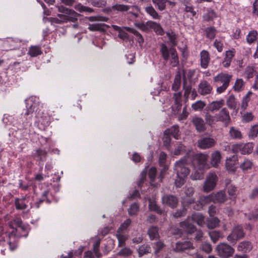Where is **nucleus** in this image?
Here are the masks:
<instances>
[{
  "label": "nucleus",
  "instance_id": "obj_1",
  "mask_svg": "<svg viewBox=\"0 0 258 258\" xmlns=\"http://www.w3.org/2000/svg\"><path fill=\"white\" fill-rule=\"evenodd\" d=\"M160 51L163 59L165 61L170 60L172 67H175L178 64L177 52L174 47L168 48L166 44L162 43L160 45Z\"/></svg>",
  "mask_w": 258,
  "mask_h": 258
},
{
  "label": "nucleus",
  "instance_id": "obj_2",
  "mask_svg": "<svg viewBox=\"0 0 258 258\" xmlns=\"http://www.w3.org/2000/svg\"><path fill=\"white\" fill-rule=\"evenodd\" d=\"M58 11L64 13V14H58V18H54V22L57 24H60L68 22H75L77 21L78 14L75 11L62 6L58 8Z\"/></svg>",
  "mask_w": 258,
  "mask_h": 258
},
{
  "label": "nucleus",
  "instance_id": "obj_3",
  "mask_svg": "<svg viewBox=\"0 0 258 258\" xmlns=\"http://www.w3.org/2000/svg\"><path fill=\"white\" fill-rule=\"evenodd\" d=\"M232 78V75L228 73H221L218 74L214 78V82L218 85L219 84L222 85L217 88V92L221 94L224 92L228 87L230 82Z\"/></svg>",
  "mask_w": 258,
  "mask_h": 258
},
{
  "label": "nucleus",
  "instance_id": "obj_4",
  "mask_svg": "<svg viewBox=\"0 0 258 258\" xmlns=\"http://www.w3.org/2000/svg\"><path fill=\"white\" fill-rule=\"evenodd\" d=\"M190 156V153H187L184 157L175 162L174 170L177 176L186 177L189 175L190 170L188 167V159Z\"/></svg>",
  "mask_w": 258,
  "mask_h": 258
},
{
  "label": "nucleus",
  "instance_id": "obj_5",
  "mask_svg": "<svg viewBox=\"0 0 258 258\" xmlns=\"http://www.w3.org/2000/svg\"><path fill=\"white\" fill-rule=\"evenodd\" d=\"M253 147L252 143H237L232 145L231 151L235 154L240 152L242 155H249L252 153Z\"/></svg>",
  "mask_w": 258,
  "mask_h": 258
},
{
  "label": "nucleus",
  "instance_id": "obj_6",
  "mask_svg": "<svg viewBox=\"0 0 258 258\" xmlns=\"http://www.w3.org/2000/svg\"><path fill=\"white\" fill-rule=\"evenodd\" d=\"M245 233L243 228L240 225L235 226L232 230L231 232L227 236V240L232 244L234 245L237 241L243 238Z\"/></svg>",
  "mask_w": 258,
  "mask_h": 258
},
{
  "label": "nucleus",
  "instance_id": "obj_7",
  "mask_svg": "<svg viewBox=\"0 0 258 258\" xmlns=\"http://www.w3.org/2000/svg\"><path fill=\"white\" fill-rule=\"evenodd\" d=\"M13 222L16 226V228H12V234L16 236L17 235V233L19 232V234H18L19 236H27L28 234V227L23 224L21 219L16 218L14 220Z\"/></svg>",
  "mask_w": 258,
  "mask_h": 258
},
{
  "label": "nucleus",
  "instance_id": "obj_8",
  "mask_svg": "<svg viewBox=\"0 0 258 258\" xmlns=\"http://www.w3.org/2000/svg\"><path fill=\"white\" fill-rule=\"evenodd\" d=\"M216 251L222 258H228L234 252V249L226 243H221L216 247Z\"/></svg>",
  "mask_w": 258,
  "mask_h": 258
},
{
  "label": "nucleus",
  "instance_id": "obj_9",
  "mask_svg": "<svg viewBox=\"0 0 258 258\" xmlns=\"http://www.w3.org/2000/svg\"><path fill=\"white\" fill-rule=\"evenodd\" d=\"M34 99L35 98L31 97L25 100L27 109L25 113V116L26 117V119L28 120H31L34 112L37 110L38 102L34 101Z\"/></svg>",
  "mask_w": 258,
  "mask_h": 258
},
{
  "label": "nucleus",
  "instance_id": "obj_10",
  "mask_svg": "<svg viewBox=\"0 0 258 258\" xmlns=\"http://www.w3.org/2000/svg\"><path fill=\"white\" fill-rule=\"evenodd\" d=\"M217 180L218 177L215 173H209L203 186L204 190L205 192H209L212 190L215 187Z\"/></svg>",
  "mask_w": 258,
  "mask_h": 258
},
{
  "label": "nucleus",
  "instance_id": "obj_11",
  "mask_svg": "<svg viewBox=\"0 0 258 258\" xmlns=\"http://www.w3.org/2000/svg\"><path fill=\"white\" fill-rule=\"evenodd\" d=\"M192 156L194 160L197 162L199 169L209 168V165L207 164L209 156L207 154L199 153L196 154Z\"/></svg>",
  "mask_w": 258,
  "mask_h": 258
},
{
  "label": "nucleus",
  "instance_id": "obj_12",
  "mask_svg": "<svg viewBox=\"0 0 258 258\" xmlns=\"http://www.w3.org/2000/svg\"><path fill=\"white\" fill-rule=\"evenodd\" d=\"M216 143L215 140L211 137H203L198 142V147L201 149H207L214 147Z\"/></svg>",
  "mask_w": 258,
  "mask_h": 258
},
{
  "label": "nucleus",
  "instance_id": "obj_13",
  "mask_svg": "<svg viewBox=\"0 0 258 258\" xmlns=\"http://www.w3.org/2000/svg\"><path fill=\"white\" fill-rule=\"evenodd\" d=\"M191 222L190 217H188L185 220L181 222L180 223L181 230H183L187 234H191L194 233L196 231L197 229L196 226L193 224V222Z\"/></svg>",
  "mask_w": 258,
  "mask_h": 258
},
{
  "label": "nucleus",
  "instance_id": "obj_14",
  "mask_svg": "<svg viewBox=\"0 0 258 258\" xmlns=\"http://www.w3.org/2000/svg\"><path fill=\"white\" fill-rule=\"evenodd\" d=\"M216 115L218 121L223 122L226 126L230 123L231 118L229 112L226 107L223 108Z\"/></svg>",
  "mask_w": 258,
  "mask_h": 258
},
{
  "label": "nucleus",
  "instance_id": "obj_15",
  "mask_svg": "<svg viewBox=\"0 0 258 258\" xmlns=\"http://www.w3.org/2000/svg\"><path fill=\"white\" fill-rule=\"evenodd\" d=\"M212 89V86L206 80H202L198 85V92L203 96L210 94Z\"/></svg>",
  "mask_w": 258,
  "mask_h": 258
},
{
  "label": "nucleus",
  "instance_id": "obj_16",
  "mask_svg": "<svg viewBox=\"0 0 258 258\" xmlns=\"http://www.w3.org/2000/svg\"><path fill=\"white\" fill-rule=\"evenodd\" d=\"M162 202L163 204H166L172 208L176 207L178 200L177 198L171 195H165L162 198Z\"/></svg>",
  "mask_w": 258,
  "mask_h": 258
},
{
  "label": "nucleus",
  "instance_id": "obj_17",
  "mask_svg": "<svg viewBox=\"0 0 258 258\" xmlns=\"http://www.w3.org/2000/svg\"><path fill=\"white\" fill-rule=\"evenodd\" d=\"M192 243L189 241H179L176 243L173 250L175 252H182L186 250L194 249Z\"/></svg>",
  "mask_w": 258,
  "mask_h": 258
},
{
  "label": "nucleus",
  "instance_id": "obj_18",
  "mask_svg": "<svg viewBox=\"0 0 258 258\" xmlns=\"http://www.w3.org/2000/svg\"><path fill=\"white\" fill-rule=\"evenodd\" d=\"M237 163V156L233 155L232 157L227 159L225 163L226 168L229 171L234 172L237 168L236 165Z\"/></svg>",
  "mask_w": 258,
  "mask_h": 258
},
{
  "label": "nucleus",
  "instance_id": "obj_19",
  "mask_svg": "<svg viewBox=\"0 0 258 258\" xmlns=\"http://www.w3.org/2000/svg\"><path fill=\"white\" fill-rule=\"evenodd\" d=\"M191 122L195 126L198 132H203L206 130L205 123L202 118L195 116L192 119Z\"/></svg>",
  "mask_w": 258,
  "mask_h": 258
},
{
  "label": "nucleus",
  "instance_id": "obj_20",
  "mask_svg": "<svg viewBox=\"0 0 258 258\" xmlns=\"http://www.w3.org/2000/svg\"><path fill=\"white\" fill-rule=\"evenodd\" d=\"M184 193L186 195V197L183 198V202L184 204H186L187 205L194 204L195 199L191 198L194 193V188L192 187H186L184 190Z\"/></svg>",
  "mask_w": 258,
  "mask_h": 258
},
{
  "label": "nucleus",
  "instance_id": "obj_21",
  "mask_svg": "<svg viewBox=\"0 0 258 258\" xmlns=\"http://www.w3.org/2000/svg\"><path fill=\"white\" fill-rule=\"evenodd\" d=\"M224 105V100L221 99L216 101H213L209 104L207 107V111L214 112L215 111L219 110Z\"/></svg>",
  "mask_w": 258,
  "mask_h": 258
},
{
  "label": "nucleus",
  "instance_id": "obj_22",
  "mask_svg": "<svg viewBox=\"0 0 258 258\" xmlns=\"http://www.w3.org/2000/svg\"><path fill=\"white\" fill-rule=\"evenodd\" d=\"M201 66L203 69L207 68L210 62V55L208 51L203 50L200 53Z\"/></svg>",
  "mask_w": 258,
  "mask_h": 258
},
{
  "label": "nucleus",
  "instance_id": "obj_23",
  "mask_svg": "<svg viewBox=\"0 0 258 258\" xmlns=\"http://www.w3.org/2000/svg\"><path fill=\"white\" fill-rule=\"evenodd\" d=\"M229 136L232 140H241L243 138V135L241 131L234 126L230 127Z\"/></svg>",
  "mask_w": 258,
  "mask_h": 258
},
{
  "label": "nucleus",
  "instance_id": "obj_24",
  "mask_svg": "<svg viewBox=\"0 0 258 258\" xmlns=\"http://www.w3.org/2000/svg\"><path fill=\"white\" fill-rule=\"evenodd\" d=\"M37 117L38 118V121L42 125L44 129L50 124L52 119V117L49 115L43 112L42 113L41 116L39 118L38 116Z\"/></svg>",
  "mask_w": 258,
  "mask_h": 258
},
{
  "label": "nucleus",
  "instance_id": "obj_25",
  "mask_svg": "<svg viewBox=\"0 0 258 258\" xmlns=\"http://www.w3.org/2000/svg\"><path fill=\"white\" fill-rule=\"evenodd\" d=\"M221 155L219 151H216L213 152L211 157V164L214 167H217L220 163L221 159Z\"/></svg>",
  "mask_w": 258,
  "mask_h": 258
},
{
  "label": "nucleus",
  "instance_id": "obj_26",
  "mask_svg": "<svg viewBox=\"0 0 258 258\" xmlns=\"http://www.w3.org/2000/svg\"><path fill=\"white\" fill-rule=\"evenodd\" d=\"M183 90H184V97L185 99L187 100L192 90V86L191 83H187L185 75L183 77Z\"/></svg>",
  "mask_w": 258,
  "mask_h": 258
},
{
  "label": "nucleus",
  "instance_id": "obj_27",
  "mask_svg": "<svg viewBox=\"0 0 258 258\" xmlns=\"http://www.w3.org/2000/svg\"><path fill=\"white\" fill-rule=\"evenodd\" d=\"M214 202V199L213 195H210L206 196H202L200 198V205H197V207L194 206V208L196 210H199L202 208V206L205 205L210 203V202Z\"/></svg>",
  "mask_w": 258,
  "mask_h": 258
},
{
  "label": "nucleus",
  "instance_id": "obj_28",
  "mask_svg": "<svg viewBox=\"0 0 258 258\" xmlns=\"http://www.w3.org/2000/svg\"><path fill=\"white\" fill-rule=\"evenodd\" d=\"M234 56V52L232 50H228L225 52V57L222 61V65L225 68L230 66L231 61Z\"/></svg>",
  "mask_w": 258,
  "mask_h": 258
},
{
  "label": "nucleus",
  "instance_id": "obj_29",
  "mask_svg": "<svg viewBox=\"0 0 258 258\" xmlns=\"http://www.w3.org/2000/svg\"><path fill=\"white\" fill-rule=\"evenodd\" d=\"M252 248L251 243L248 241H244L239 243L237 249L244 252H248Z\"/></svg>",
  "mask_w": 258,
  "mask_h": 258
},
{
  "label": "nucleus",
  "instance_id": "obj_30",
  "mask_svg": "<svg viewBox=\"0 0 258 258\" xmlns=\"http://www.w3.org/2000/svg\"><path fill=\"white\" fill-rule=\"evenodd\" d=\"M253 166V162L251 160L244 157L243 160L239 164V168L242 170L243 172H245L248 170L252 169Z\"/></svg>",
  "mask_w": 258,
  "mask_h": 258
},
{
  "label": "nucleus",
  "instance_id": "obj_31",
  "mask_svg": "<svg viewBox=\"0 0 258 258\" xmlns=\"http://www.w3.org/2000/svg\"><path fill=\"white\" fill-rule=\"evenodd\" d=\"M149 208L151 211H154L158 214H162L163 211L156 204L155 199L149 198Z\"/></svg>",
  "mask_w": 258,
  "mask_h": 258
},
{
  "label": "nucleus",
  "instance_id": "obj_32",
  "mask_svg": "<svg viewBox=\"0 0 258 258\" xmlns=\"http://www.w3.org/2000/svg\"><path fill=\"white\" fill-rule=\"evenodd\" d=\"M179 127L178 125H173L170 128L166 129L164 131L165 135H168L172 136L175 139H178Z\"/></svg>",
  "mask_w": 258,
  "mask_h": 258
},
{
  "label": "nucleus",
  "instance_id": "obj_33",
  "mask_svg": "<svg viewBox=\"0 0 258 258\" xmlns=\"http://www.w3.org/2000/svg\"><path fill=\"white\" fill-rule=\"evenodd\" d=\"M26 196L23 197L21 199L16 198L15 200L16 208L17 210H24L27 208V205L25 202Z\"/></svg>",
  "mask_w": 258,
  "mask_h": 258
},
{
  "label": "nucleus",
  "instance_id": "obj_34",
  "mask_svg": "<svg viewBox=\"0 0 258 258\" xmlns=\"http://www.w3.org/2000/svg\"><path fill=\"white\" fill-rule=\"evenodd\" d=\"M206 123L210 126H213L216 122H218L216 114L212 115L209 112H206L205 115Z\"/></svg>",
  "mask_w": 258,
  "mask_h": 258
},
{
  "label": "nucleus",
  "instance_id": "obj_35",
  "mask_svg": "<svg viewBox=\"0 0 258 258\" xmlns=\"http://www.w3.org/2000/svg\"><path fill=\"white\" fill-rule=\"evenodd\" d=\"M192 222H196L199 226H202L204 224V217L200 213H194L190 217Z\"/></svg>",
  "mask_w": 258,
  "mask_h": 258
},
{
  "label": "nucleus",
  "instance_id": "obj_36",
  "mask_svg": "<svg viewBox=\"0 0 258 258\" xmlns=\"http://www.w3.org/2000/svg\"><path fill=\"white\" fill-rule=\"evenodd\" d=\"M213 196L214 203H222L226 200V196L224 191H220Z\"/></svg>",
  "mask_w": 258,
  "mask_h": 258
},
{
  "label": "nucleus",
  "instance_id": "obj_37",
  "mask_svg": "<svg viewBox=\"0 0 258 258\" xmlns=\"http://www.w3.org/2000/svg\"><path fill=\"white\" fill-rule=\"evenodd\" d=\"M257 32L256 30H252L250 31L246 37L247 43L249 44L253 43L257 39Z\"/></svg>",
  "mask_w": 258,
  "mask_h": 258
},
{
  "label": "nucleus",
  "instance_id": "obj_38",
  "mask_svg": "<svg viewBox=\"0 0 258 258\" xmlns=\"http://www.w3.org/2000/svg\"><path fill=\"white\" fill-rule=\"evenodd\" d=\"M49 192V191L48 190H45L43 192L41 198L34 204V206L36 208H39L40 207V204L45 201H46L48 203H50V200L47 198Z\"/></svg>",
  "mask_w": 258,
  "mask_h": 258
},
{
  "label": "nucleus",
  "instance_id": "obj_39",
  "mask_svg": "<svg viewBox=\"0 0 258 258\" xmlns=\"http://www.w3.org/2000/svg\"><path fill=\"white\" fill-rule=\"evenodd\" d=\"M157 173V170L155 167H152L149 170V177L150 179V184L152 186L154 187H158V184L156 183H155V179L156 178Z\"/></svg>",
  "mask_w": 258,
  "mask_h": 258
},
{
  "label": "nucleus",
  "instance_id": "obj_40",
  "mask_svg": "<svg viewBox=\"0 0 258 258\" xmlns=\"http://www.w3.org/2000/svg\"><path fill=\"white\" fill-rule=\"evenodd\" d=\"M148 234L149 238L151 240H154V239L159 237L158 228L157 226H151L148 230Z\"/></svg>",
  "mask_w": 258,
  "mask_h": 258
},
{
  "label": "nucleus",
  "instance_id": "obj_41",
  "mask_svg": "<svg viewBox=\"0 0 258 258\" xmlns=\"http://www.w3.org/2000/svg\"><path fill=\"white\" fill-rule=\"evenodd\" d=\"M181 76L179 72H178L175 75L174 82L172 84V89L173 91H177L181 85Z\"/></svg>",
  "mask_w": 258,
  "mask_h": 258
},
{
  "label": "nucleus",
  "instance_id": "obj_42",
  "mask_svg": "<svg viewBox=\"0 0 258 258\" xmlns=\"http://www.w3.org/2000/svg\"><path fill=\"white\" fill-rule=\"evenodd\" d=\"M124 28L126 31L134 34L137 37V40L140 45L144 43V40L142 35L137 30L128 27H126Z\"/></svg>",
  "mask_w": 258,
  "mask_h": 258
},
{
  "label": "nucleus",
  "instance_id": "obj_43",
  "mask_svg": "<svg viewBox=\"0 0 258 258\" xmlns=\"http://www.w3.org/2000/svg\"><path fill=\"white\" fill-rule=\"evenodd\" d=\"M151 251V248L150 245L148 244H143L141 245L138 249V252L139 257H142L144 254L150 253Z\"/></svg>",
  "mask_w": 258,
  "mask_h": 258
},
{
  "label": "nucleus",
  "instance_id": "obj_44",
  "mask_svg": "<svg viewBox=\"0 0 258 258\" xmlns=\"http://www.w3.org/2000/svg\"><path fill=\"white\" fill-rule=\"evenodd\" d=\"M47 156V152L41 149H38L36 150L35 153L34 154L33 156L37 157L39 161H45Z\"/></svg>",
  "mask_w": 258,
  "mask_h": 258
},
{
  "label": "nucleus",
  "instance_id": "obj_45",
  "mask_svg": "<svg viewBox=\"0 0 258 258\" xmlns=\"http://www.w3.org/2000/svg\"><path fill=\"white\" fill-rule=\"evenodd\" d=\"M151 30H153L158 35H162L164 34L163 30L161 25L153 21H151Z\"/></svg>",
  "mask_w": 258,
  "mask_h": 258
},
{
  "label": "nucleus",
  "instance_id": "obj_46",
  "mask_svg": "<svg viewBox=\"0 0 258 258\" xmlns=\"http://www.w3.org/2000/svg\"><path fill=\"white\" fill-rule=\"evenodd\" d=\"M204 20L207 22L212 21L214 18L217 17L216 12L212 9H209L207 10V12L203 16Z\"/></svg>",
  "mask_w": 258,
  "mask_h": 258
},
{
  "label": "nucleus",
  "instance_id": "obj_47",
  "mask_svg": "<svg viewBox=\"0 0 258 258\" xmlns=\"http://www.w3.org/2000/svg\"><path fill=\"white\" fill-rule=\"evenodd\" d=\"M131 7L130 6L117 4L112 7V9L120 12H124L128 11Z\"/></svg>",
  "mask_w": 258,
  "mask_h": 258
},
{
  "label": "nucleus",
  "instance_id": "obj_48",
  "mask_svg": "<svg viewBox=\"0 0 258 258\" xmlns=\"http://www.w3.org/2000/svg\"><path fill=\"white\" fill-rule=\"evenodd\" d=\"M244 84L245 83L243 79H237L233 87V89L235 91L239 92L243 90Z\"/></svg>",
  "mask_w": 258,
  "mask_h": 258
},
{
  "label": "nucleus",
  "instance_id": "obj_49",
  "mask_svg": "<svg viewBox=\"0 0 258 258\" xmlns=\"http://www.w3.org/2000/svg\"><path fill=\"white\" fill-rule=\"evenodd\" d=\"M151 21H149L147 22L146 23H136L135 25L136 27H137L139 29H141V30L147 32L151 30Z\"/></svg>",
  "mask_w": 258,
  "mask_h": 258
},
{
  "label": "nucleus",
  "instance_id": "obj_50",
  "mask_svg": "<svg viewBox=\"0 0 258 258\" xmlns=\"http://www.w3.org/2000/svg\"><path fill=\"white\" fill-rule=\"evenodd\" d=\"M219 220L217 217H212L207 221V227L209 229H214L219 226Z\"/></svg>",
  "mask_w": 258,
  "mask_h": 258
},
{
  "label": "nucleus",
  "instance_id": "obj_51",
  "mask_svg": "<svg viewBox=\"0 0 258 258\" xmlns=\"http://www.w3.org/2000/svg\"><path fill=\"white\" fill-rule=\"evenodd\" d=\"M206 37L210 39H213L217 33V30L214 27H209L205 29Z\"/></svg>",
  "mask_w": 258,
  "mask_h": 258
},
{
  "label": "nucleus",
  "instance_id": "obj_52",
  "mask_svg": "<svg viewBox=\"0 0 258 258\" xmlns=\"http://www.w3.org/2000/svg\"><path fill=\"white\" fill-rule=\"evenodd\" d=\"M152 1L160 11H162L166 9L168 0H152Z\"/></svg>",
  "mask_w": 258,
  "mask_h": 258
},
{
  "label": "nucleus",
  "instance_id": "obj_53",
  "mask_svg": "<svg viewBox=\"0 0 258 258\" xmlns=\"http://www.w3.org/2000/svg\"><path fill=\"white\" fill-rule=\"evenodd\" d=\"M28 53L31 56L35 57L40 55L42 53V51L40 47L33 46L30 47Z\"/></svg>",
  "mask_w": 258,
  "mask_h": 258
},
{
  "label": "nucleus",
  "instance_id": "obj_54",
  "mask_svg": "<svg viewBox=\"0 0 258 258\" xmlns=\"http://www.w3.org/2000/svg\"><path fill=\"white\" fill-rule=\"evenodd\" d=\"M226 104L230 109H234L236 108L237 103L234 95H231L228 97L226 101Z\"/></svg>",
  "mask_w": 258,
  "mask_h": 258
},
{
  "label": "nucleus",
  "instance_id": "obj_55",
  "mask_svg": "<svg viewBox=\"0 0 258 258\" xmlns=\"http://www.w3.org/2000/svg\"><path fill=\"white\" fill-rule=\"evenodd\" d=\"M182 93L179 92L174 94L175 105L177 110L181 109L182 106L181 100Z\"/></svg>",
  "mask_w": 258,
  "mask_h": 258
},
{
  "label": "nucleus",
  "instance_id": "obj_56",
  "mask_svg": "<svg viewBox=\"0 0 258 258\" xmlns=\"http://www.w3.org/2000/svg\"><path fill=\"white\" fill-rule=\"evenodd\" d=\"M146 12L150 15L154 19H159L160 16L159 15L158 13L156 11L155 9L152 7H147L145 9Z\"/></svg>",
  "mask_w": 258,
  "mask_h": 258
},
{
  "label": "nucleus",
  "instance_id": "obj_57",
  "mask_svg": "<svg viewBox=\"0 0 258 258\" xmlns=\"http://www.w3.org/2000/svg\"><path fill=\"white\" fill-rule=\"evenodd\" d=\"M252 94V93L251 91H248L246 95L243 97L241 105V108L243 110H245L246 108Z\"/></svg>",
  "mask_w": 258,
  "mask_h": 258
},
{
  "label": "nucleus",
  "instance_id": "obj_58",
  "mask_svg": "<svg viewBox=\"0 0 258 258\" xmlns=\"http://www.w3.org/2000/svg\"><path fill=\"white\" fill-rule=\"evenodd\" d=\"M210 237L214 243H216L221 237L222 233L218 231L213 230L209 232Z\"/></svg>",
  "mask_w": 258,
  "mask_h": 258
},
{
  "label": "nucleus",
  "instance_id": "obj_59",
  "mask_svg": "<svg viewBox=\"0 0 258 258\" xmlns=\"http://www.w3.org/2000/svg\"><path fill=\"white\" fill-rule=\"evenodd\" d=\"M100 245V239H98L93 244V252L97 258H100L101 256V254L99 251V247Z\"/></svg>",
  "mask_w": 258,
  "mask_h": 258
},
{
  "label": "nucleus",
  "instance_id": "obj_60",
  "mask_svg": "<svg viewBox=\"0 0 258 258\" xmlns=\"http://www.w3.org/2000/svg\"><path fill=\"white\" fill-rule=\"evenodd\" d=\"M122 232L117 233L116 234V236L118 241V246L121 247L125 245V241L127 237L126 235H123L121 233Z\"/></svg>",
  "mask_w": 258,
  "mask_h": 258
},
{
  "label": "nucleus",
  "instance_id": "obj_61",
  "mask_svg": "<svg viewBox=\"0 0 258 258\" xmlns=\"http://www.w3.org/2000/svg\"><path fill=\"white\" fill-rule=\"evenodd\" d=\"M206 106L205 102L199 100L191 105L192 108L195 111L202 110Z\"/></svg>",
  "mask_w": 258,
  "mask_h": 258
},
{
  "label": "nucleus",
  "instance_id": "obj_62",
  "mask_svg": "<svg viewBox=\"0 0 258 258\" xmlns=\"http://www.w3.org/2000/svg\"><path fill=\"white\" fill-rule=\"evenodd\" d=\"M139 210V204L137 203H134L132 204L128 210V214L130 216L136 215Z\"/></svg>",
  "mask_w": 258,
  "mask_h": 258
},
{
  "label": "nucleus",
  "instance_id": "obj_63",
  "mask_svg": "<svg viewBox=\"0 0 258 258\" xmlns=\"http://www.w3.org/2000/svg\"><path fill=\"white\" fill-rule=\"evenodd\" d=\"M167 36L170 42L173 45V46H176L177 45V37L176 34L173 32H167L166 33Z\"/></svg>",
  "mask_w": 258,
  "mask_h": 258
},
{
  "label": "nucleus",
  "instance_id": "obj_64",
  "mask_svg": "<svg viewBox=\"0 0 258 258\" xmlns=\"http://www.w3.org/2000/svg\"><path fill=\"white\" fill-rule=\"evenodd\" d=\"M258 134V124L252 126L248 133V136L250 138L257 137Z\"/></svg>",
  "mask_w": 258,
  "mask_h": 258
}]
</instances>
